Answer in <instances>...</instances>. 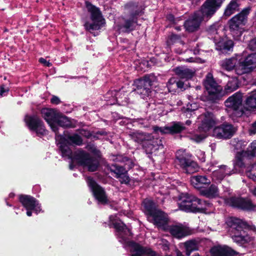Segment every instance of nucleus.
<instances>
[{
  "instance_id": "1",
  "label": "nucleus",
  "mask_w": 256,
  "mask_h": 256,
  "mask_svg": "<svg viewBox=\"0 0 256 256\" xmlns=\"http://www.w3.org/2000/svg\"><path fill=\"white\" fill-rule=\"evenodd\" d=\"M225 0H206L191 18L184 22V26L188 32L198 30L202 22L208 21L220 8Z\"/></svg>"
},
{
  "instance_id": "2",
  "label": "nucleus",
  "mask_w": 256,
  "mask_h": 256,
  "mask_svg": "<svg viewBox=\"0 0 256 256\" xmlns=\"http://www.w3.org/2000/svg\"><path fill=\"white\" fill-rule=\"evenodd\" d=\"M222 66L228 71L234 70L239 75L250 72L256 68V52L246 56L236 55L226 58L222 62Z\"/></svg>"
},
{
  "instance_id": "3",
  "label": "nucleus",
  "mask_w": 256,
  "mask_h": 256,
  "mask_svg": "<svg viewBox=\"0 0 256 256\" xmlns=\"http://www.w3.org/2000/svg\"><path fill=\"white\" fill-rule=\"evenodd\" d=\"M124 8L128 16L122 18L123 22L118 24V28L122 32L129 34L135 30L139 17L144 14L146 6L138 2L130 0L124 4Z\"/></svg>"
},
{
  "instance_id": "4",
  "label": "nucleus",
  "mask_w": 256,
  "mask_h": 256,
  "mask_svg": "<svg viewBox=\"0 0 256 256\" xmlns=\"http://www.w3.org/2000/svg\"><path fill=\"white\" fill-rule=\"evenodd\" d=\"M226 224L230 227L229 232L233 240L240 246L246 247V244L251 239L246 230L250 229V225L246 222L234 217L228 220Z\"/></svg>"
},
{
  "instance_id": "5",
  "label": "nucleus",
  "mask_w": 256,
  "mask_h": 256,
  "mask_svg": "<svg viewBox=\"0 0 256 256\" xmlns=\"http://www.w3.org/2000/svg\"><path fill=\"white\" fill-rule=\"evenodd\" d=\"M85 7L90 14L91 22L86 21L84 26L86 31L92 33L94 30H100L106 24V20L104 18L100 8L92 4L91 2L86 0L84 2Z\"/></svg>"
},
{
  "instance_id": "6",
  "label": "nucleus",
  "mask_w": 256,
  "mask_h": 256,
  "mask_svg": "<svg viewBox=\"0 0 256 256\" xmlns=\"http://www.w3.org/2000/svg\"><path fill=\"white\" fill-rule=\"evenodd\" d=\"M250 11V7L244 8L240 12L232 18L228 22L230 31L236 39H238L244 31V26L248 23Z\"/></svg>"
},
{
  "instance_id": "7",
  "label": "nucleus",
  "mask_w": 256,
  "mask_h": 256,
  "mask_svg": "<svg viewBox=\"0 0 256 256\" xmlns=\"http://www.w3.org/2000/svg\"><path fill=\"white\" fill-rule=\"evenodd\" d=\"M203 84L207 92V101L215 103L222 98L224 94L222 88L216 82L212 74L209 72L206 74Z\"/></svg>"
},
{
  "instance_id": "8",
  "label": "nucleus",
  "mask_w": 256,
  "mask_h": 256,
  "mask_svg": "<svg viewBox=\"0 0 256 256\" xmlns=\"http://www.w3.org/2000/svg\"><path fill=\"white\" fill-rule=\"evenodd\" d=\"M242 94L238 92L234 94L224 102L226 107L232 110L230 116L233 120H236L245 114V107L242 104Z\"/></svg>"
},
{
  "instance_id": "9",
  "label": "nucleus",
  "mask_w": 256,
  "mask_h": 256,
  "mask_svg": "<svg viewBox=\"0 0 256 256\" xmlns=\"http://www.w3.org/2000/svg\"><path fill=\"white\" fill-rule=\"evenodd\" d=\"M180 202L178 203L180 210L186 212L205 213L206 208L198 206L202 204V200L192 195L186 194L180 198Z\"/></svg>"
},
{
  "instance_id": "10",
  "label": "nucleus",
  "mask_w": 256,
  "mask_h": 256,
  "mask_svg": "<svg viewBox=\"0 0 256 256\" xmlns=\"http://www.w3.org/2000/svg\"><path fill=\"white\" fill-rule=\"evenodd\" d=\"M154 82V76L150 74H146L134 82V89L142 98L148 97L152 91V86Z\"/></svg>"
},
{
  "instance_id": "11",
  "label": "nucleus",
  "mask_w": 256,
  "mask_h": 256,
  "mask_svg": "<svg viewBox=\"0 0 256 256\" xmlns=\"http://www.w3.org/2000/svg\"><path fill=\"white\" fill-rule=\"evenodd\" d=\"M24 121L28 130L36 134V136L42 138L48 134L42 120L36 115L26 114Z\"/></svg>"
},
{
  "instance_id": "12",
  "label": "nucleus",
  "mask_w": 256,
  "mask_h": 256,
  "mask_svg": "<svg viewBox=\"0 0 256 256\" xmlns=\"http://www.w3.org/2000/svg\"><path fill=\"white\" fill-rule=\"evenodd\" d=\"M227 204L233 208L244 212L254 211L256 205L248 197L231 196L227 200Z\"/></svg>"
},
{
  "instance_id": "13",
  "label": "nucleus",
  "mask_w": 256,
  "mask_h": 256,
  "mask_svg": "<svg viewBox=\"0 0 256 256\" xmlns=\"http://www.w3.org/2000/svg\"><path fill=\"white\" fill-rule=\"evenodd\" d=\"M86 182L88 186L90 189L92 195L98 202L102 204H106L108 203V199L104 188L98 184L92 177L88 176Z\"/></svg>"
},
{
  "instance_id": "14",
  "label": "nucleus",
  "mask_w": 256,
  "mask_h": 256,
  "mask_svg": "<svg viewBox=\"0 0 256 256\" xmlns=\"http://www.w3.org/2000/svg\"><path fill=\"white\" fill-rule=\"evenodd\" d=\"M236 130L237 128L233 124L224 122L214 128L212 136L217 139L228 140L234 136Z\"/></svg>"
},
{
  "instance_id": "15",
  "label": "nucleus",
  "mask_w": 256,
  "mask_h": 256,
  "mask_svg": "<svg viewBox=\"0 0 256 256\" xmlns=\"http://www.w3.org/2000/svg\"><path fill=\"white\" fill-rule=\"evenodd\" d=\"M176 160L177 164L185 173L192 174L198 170V164L188 158L185 152H178L176 154Z\"/></svg>"
},
{
  "instance_id": "16",
  "label": "nucleus",
  "mask_w": 256,
  "mask_h": 256,
  "mask_svg": "<svg viewBox=\"0 0 256 256\" xmlns=\"http://www.w3.org/2000/svg\"><path fill=\"white\" fill-rule=\"evenodd\" d=\"M186 129L185 124L181 122H172L169 126L164 127H159L157 126H153V130L154 134H157L160 132L162 134H169L172 136L179 134L180 138L182 136L181 133Z\"/></svg>"
},
{
  "instance_id": "17",
  "label": "nucleus",
  "mask_w": 256,
  "mask_h": 256,
  "mask_svg": "<svg viewBox=\"0 0 256 256\" xmlns=\"http://www.w3.org/2000/svg\"><path fill=\"white\" fill-rule=\"evenodd\" d=\"M56 140H58L59 143H66L70 146H82L83 140L82 137L77 134H70L67 130L64 132L63 134H59L58 131L55 134Z\"/></svg>"
},
{
  "instance_id": "18",
  "label": "nucleus",
  "mask_w": 256,
  "mask_h": 256,
  "mask_svg": "<svg viewBox=\"0 0 256 256\" xmlns=\"http://www.w3.org/2000/svg\"><path fill=\"white\" fill-rule=\"evenodd\" d=\"M130 248V252H134L130 256H156V253L152 248L144 246L134 240H130L128 244Z\"/></svg>"
},
{
  "instance_id": "19",
  "label": "nucleus",
  "mask_w": 256,
  "mask_h": 256,
  "mask_svg": "<svg viewBox=\"0 0 256 256\" xmlns=\"http://www.w3.org/2000/svg\"><path fill=\"white\" fill-rule=\"evenodd\" d=\"M42 117L50 126L52 130L56 133L58 130V128L54 123L59 114L54 109L42 108L40 110Z\"/></svg>"
},
{
  "instance_id": "20",
  "label": "nucleus",
  "mask_w": 256,
  "mask_h": 256,
  "mask_svg": "<svg viewBox=\"0 0 256 256\" xmlns=\"http://www.w3.org/2000/svg\"><path fill=\"white\" fill-rule=\"evenodd\" d=\"M150 218L151 222L158 228L164 232L170 222V218L168 214L164 211L159 210Z\"/></svg>"
},
{
  "instance_id": "21",
  "label": "nucleus",
  "mask_w": 256,
  "mask_h": 256,
  "mask_svg": "<svg viewBox=\"0 0 256 256\" xmlns=\"http://www.w3.org/2000/svg\"><path fill=\"white\" fill-rule=\"evenodd\" d=\"M201 126L198 127L200 131L207 132L216 124V118L212 112H206L203 114Z\"/></svg>"
},
{
  "instance_id": "22",
  "label": "nucleus",
  "mask_w": 256,
  "mask_h": 256,
  "mask_svg": "<svg viewBox=\"0 0 256 256\" xmlns=\"http://www.w3.org/2000/svg\"><path fill=\"white\" fill-rule=\"evenodd\" d=\"M142 146L147 154H152L162 146V140L152 135V138H149Z\"/></svg>"
},
{
  "instance_id": "23",
  "label": "nucleus",
  "mask_w": 256,
  "mask_h": 256,
  "mask_svg": "<svg viewBox=\"0 0 256 256\" xmlns=\"http://www.w3.org/2000/svg\"><path fill=\"white\" fill-rule=\"evenodd\" d=\"M164 232H168L174 238L178 239H180L188 234L184 226L177 224H168Z\"/></svg>"
},
{
  "instance_id": "24",
  "label": "nucleus",
  "mask_w": 256,
  "mask_h": 256,
  "mask_svg": "<svg viewBox=\"0 0 256 256\" xmlns=\"http://www.w3.org/2000/svg\"><path fill=\"white\" fill-rule=\"evenodd\" d=\"M212 256H235L238 253L227 246H218L212 248L210 250Z\"/></svg>"
},
{
  "instance_id": "25",
  "label": "nucleus",
  "mask_w": 256,
  "mask_h": 256,
  "mask_svg": "<svg viewBox=\"0 0 256 256\" xmlns=\"http://www.w3.org/2000/svg\"><path fill=\"white\" fill-rule=\"evenodd\" d=\"M173 72L180 79L186 80H192L196 74L195 70L182 66L174 68Z\"/></svg>"
},
{
  "instance_id": "26",
  "label": "nucleus",
  "mask_w": 256,
  "mask_h": 256,
  "mask_svg": "<svg viewBox=\"0 0 256 256\" xmlns=\"http://www.w3.org/2000/svg\"><path fill=\"white\" fill-rule=\"evenodd\" d=\"M192 184L196 189L200 190L202 188L208 186L210 183V180L206 176L198 175L191 178Z\"/></svg>"
},
{
  "instance_id": "27",
  "label": "nucleus",
  "mask_w": 256,
  "mask_h": 256,
  "mask_svg": "<svg viewBox=\"0 0 256 256\" xmlns=\"http://www.w3.org/2000/svg\"><path fill=\"white\" fill-rule=\"evenodd\" d=\"M200 194L208 198H214L219 195L218 188L214 184H211L209 187L206 186L202 188L200 190Z\"/></svg>"
},
{
  "instance_id": "28",
  "label": "nucleus",
  "mask_w": 256,
  "mask_h": 256,
  "mask_svg": "<svg viewBox=\"0 0 256 256\" xmlns=\"http://www.w3.org/2000/svg\"><path fill=\"white\" fill-rule=\"evenodd\" d=\"M90 155L84 150H78L74 153L72 161L75 162L78 165L83 167Z\"/></svg>"
},
{
  "instance_id": "29",
  "label": "nucleus",
  "mask_w": 256,
  "mask_h": 256,
  "mask_svg": "<svg viewBox=\"0 0 256 256\" xmlns=\"http://www.w3.org/2000/svg\"><path fill=\"white\" fill-rule=\"evenodd\" d=\"M18 200L26 209L33 210L36 199L30 195L21 194L18 196Z\"/></svg>"
},
{
  "instance_id": "30",
  "label": "nucleus",
  "mask_w": 256,
  "mask_h": 256,
  "mask_svg": "<svg viewBox=\"0 0 256 256\" xmlns=\"http://www.w3.org/2000/svg\"><path fill=\"white\" fill-rule=\"evenodd\" d=\"M142 204L144 209L145 214L148 217H151L159 210L156 208V204L152 200L144 199Z\"/></svg>"
},
{
  "instance_id": "31",
  "label": "nucleus",
  "mask_w": 256,
  "mask_h": 256,
  "mask_svg": "<svg viewBox=\"0 0 256 256\" xmlns=\"http://www.w3.org/2000/svg\"><path fill=\"white\" fill-rule=\"evenodd\" d=\"M131 138L135 142L142 144L149 138H152V134L144 132H136L130 134Z\"/></svg>"
},
{
  "instance_id": "32",
  "label": "nucleus",
  "mask_w": 256,
  "mask_h": 256,
  "mask_svg": "<svg viewBox=\"0 0 256 256\" xmlns=\"http://www.w3.org/2000/svg\"><path fill=\"white\" fill-rule=\"evenodd\" d=\"M244 104L246 111L256 109V90L249 94L245 100Z\"/></svg>"
},
{
  "instance_id": "33",
  "label": "nucleus",
  "mask_w": 256,
  "mask_h": 256,
  "mask_svg": "<svg viewBox=\"0 0 256 256\" xmlns=\"http://www.w3.org/2000/svg\"><path fill=\"white\" fill-rule=\"evenodd\" d=\"M100 162L95 157L90 155L83 167L86 168L90 172H94L98 170Z\"/></svg>"
},
{
  "instance_id": "34",
  "label": "nucleus",
  "mask_w": 256,
  "mask_h": 256,
  "mask_svg": "<svg viewBox=\"0 0 256 256\" xmlns=\"http://www.w3.org/2000/svg\"><path fill=\"white\" fill-rule=\"evenodd\" d=\"M240 4L238 3L236 0H232L226 6L223 16L224 17L228 18L239 10Z\"/></svg>"
},
{
  "instance_id": "35",
  "label": "nucleus",
  "mask_w": 256,
  "mask_h": 256,
  "mask_svg": "<svg viewBox=\"0 0 256 256\" xmlns=\"http://www.w3.org/2000/svg\"><path fill=\"white\" fill-rule=\"evenodd\" d=\"M246 158H250L244 150L237 152L234 162V166L238 168H244L245 164L244 160Z\"/></svg>"
},
{
  "instance_id": "36",
  "label": "nucleus",
  "mask_w": 256,
  "mask_h": 256,
  "mask_svg": "<svg viewBox=\"0 0 256 256\" xmlns=\"http://www.w3.org/2000/svg\"><path fill=\"white\" fill-rule=\"evenodd\" d=\"M114 228L118 232L122 233L125 236H132V234L130 230L123 222H114L112 224Z\"/></svg>"
},
{
  "instance_id": "37",
  "label": "nucleus",
  "mask_w": 256,
  "mask_h": 256,
  "mask_svg": "<svg viewBox=\"0 0 256 256\" xmlns=\"http://www.w3.org/2000/svg\"><path fill=\"white\" fill-rule=\"evenodd\" d=\"M58 126L62 128H72V123L70 120L65 116L58 114V118L54 122Z\"/></svg>"
},
{
  "instance_id": "38",
  "label": "nucleus",
  "mask_w": 256,
  "mask_h": 256,
  "mask_svg": "<svg viewBox=\"0 0 256 256\" xmlns=\"http://www.w3.org/2000/svg\"><path fill=\"white\" fill-rule=\"evenodd\" d=\"M60 146H59V150L61 152L62 156V157H68L69 159H70L72 160V158L73 156V153L70 148L68 144L66 143H59Z\"/></svg>"
},
{
  "instance_id": "39",
  "label": "nucleus",
  "mask_w": 256,
  "mask_h": 256,
  "mask_svg": "<svg viewBox=\"0 0 256 256\" xmlns=\"http://www.w3.org/2000/svg\"><path fill=\"white\" fill-rule=\"evenodd\" d=\"M107 168L112 172H114L116 174V178L117 176H121L128 171L124 166H120L116 164L108 165Z\"/></svg>"
},
{
  "instance_id": "40",
  "label": "nucleus",
  "mask_w": 256,
  "mask_h": 256,
  "mask_svg": "<svg viewBox=\"0 0 256 256\" xmlns=\"http://www.w3.org/2000/svg\"><path fill=\"white\" fill-rule=\"evenodd\" d=\"M238 86V80L236 79H233L228 81L225 86L224 90L226 93H230L236 90Z\"/></svg>"
},
{
  "instance_id": "41",
  "label": "nucleus",
  "mask_w": 256,
  "mask_h": 256,
  "mask_svg": "<svg viewBox=\"0 0 256 256\" xmlns=\"http://www.w3.org/2000/svg\"><path fill=\"white\" fill-rule=\"evenodd\" d=\"M234 46V42L232 40H229L224 42L219 46L220 50L223 52H228L232 50Z\"/></svg>"
},
{
  "instance_id": "42",
  "label": "nucleus",
  "mask_w": 256,
  "mask_h": 256,
  "mask_svg": "<svg viewBox=\"0 0 256 256\" xmlns=\"http://www.w3.org/2000/svg\"><path fill=\"white\" fill-rule=\"evenodd\" d=\"M116 159L117 161L125 163V166H127V168L130 170L134 166V163L132 159L126 156L118 155Z\"/></svg>"
},
{
  "instance_id": "43",
  "label": "nucleus",
  "mask_w": 256,
  "mask_h": 256,
  "mask_svg": "<svg viewBox=\"0 0 256 256\" xmlns=\"http://www.w3.org/2000/svg\"><path fill=\"white\" fill-rule=\"evenodd\" d=\"M250 158L256 156V140H254L244 150Z\"/></svg>"
},
{
  "instance_id": "44",
  "label": "nucleus",
  "mask_w": 256,
  "mask_h": 256,
  "mask_svg": "<svg viewBox=\"0 0 256 256\" xmlns=\"http://www.w3.org/2000/svg\"><path fill=\"white\" fill-rule=\"evenodd\" d=\"M186 250H190V251H194L198 250L197 244L195 240H187L184 244Z\"/></svg>"
},
{
  "instance_id": "45",
  "label": "nucleus",
  "mask_w": 256,
  "mask_h": 256,
  "mask_svg": "<svg viewBox=\"0 0 256 256\" xmlns=\"http://www.w3.org/2000/svg\"><path fill=\"white\" fill-rule=\"evenodd\" d=\"M181 40V36L179 34L172 33L168 36L166 42L168 45L173 44Z\"/></svg>"
},
{
  "instance_id": "46",
  "label": "nucleus",
  "mask_w": 256,
  "mask_h": 256,
  "mask_svg": "<svg viewBox=\"0 0 256 256\" xmlns=\"http://www.w3.org/2000/svg\"><path fill=\"white\" fill-rule=\"evenodd\" d=\"M219 24L218 22H214L206 28V32L210 35H214L218 34Z\"/></svg>"
},
{
  "instance_id": "47",
  "label": "nucleus",
  "mask_w": 256,
  "mask_h": 256,
  "mask_svg": "<svg viewBox=\"0 0 256 256\" xmlns=\"http://www.w3.org/2000/svg\"><path fill=\"white\" fill-rule=\"evenodd\" d=\"M116 178L118 180L121 184L128 185L130 181V178L128 176V171L123 174L117 176Z\"/></svg>"
},
{
  "instance_id": "48",
  "label": "nucleus",
  "mask_w": 256,
  "mask_h": 256,
  "mask_svg": "<svg viewBox=\"0 0 256 256\" xmlns=\"http://www.w3.org/2000/svg\"><path fill=\"white\" fill-rule=\"evenodd\" d=\"M246 176L254 181L256 182V172L252 169L247 168L246 171Z\"/></svg>"
},
{
  "instance_id": "49",
  "label": "nucleus",
  "mask_w": 256,
  "mask_h": 256,
  "mask_svg": "<svg viewBox=\"0 0 256 256\" xmlns=\"http://www.w3.org/2000/svg\"><path fill=\"white\" fill-rule=\"evenodd\" d=\"M118 93V92L115 90L108 91L104 96V100H109L112 97L116 96Z\"/></svg>"
},
{
  "instance_id": "50",
  "label": "nucleus",
  "mask_w": 256,
  "mask_h": 256,
  "mask_svg": "<svg viewBox=\"0 0 256 256\" xmlns=\"http://www.w3.org/2000/svg\"><path fill=\"white\" fill-rule=\"evenodd\" d=\"M79 134L87 138H90L92 136V132L88 130L80 129L79 130Z\"/></svg>"
},
{
  "instance_id": "51",
  "label": "nucleus",
  "mask_w": 256,
  "mask_h": 256,
  "mask_svg": "<svg viewBox=\"0 0 256 256\" xmlns=\"http://www.w3.org/2000/svg\"><path fill=\"white\" fill-rule=\"evenodd\" d=\"M175 82L176 86L178 88H180L182 90H185L186 89L187 86L185 85L184 82L182 80H179L178 81H175Z\"/></svg>"
},
{
  "instance_id": "52",
  "label": "nucleus",
  "mask_w": 256,
  "mask_h": 256,
  "mask_svg": "<svg viewBox=\"0 0 256 256\" xmlns=\"http://www.w3.org/2000/svg\"><path fill=\"white\" fill-rule=\"evenodd\" d=\"M35 206L32 210L36 214L42 210L41 205L38 203V201L36 200L35 202Z\"/></svg>"
},
{
  "instance_id": "53",
  "label": "nucleus",
  "mask_w": 256,
  "mask_h": 256,
  "mask_svg": "<svg viewBox=\"0 0 256 256\" xmlns=\"http://www.w3.org/2000/svg\"><path fill=\"white\" fill-rule=\"evenodd\" d=\"M50 102L54 104H58L61 102V101L58 96H53L50 99Z\"/></svg>"
},
{
  "instance_id": "54",
  "label": "nucleus",
  "mask_w": 256,
  "mask_h": 256,
  "mask_svg": "<svg viewBox=\"0 0 256 256\" xmlns=\"http://www.w3.org/2000/svg\"><path fill=\"white\" fill-rule=\"evenodd\" d=\"M8 91V88H6L4 84L0 86V97L5 96V93H7Z\"/></svg>"
},
{
  "instance_id": "55",
  "label": "nucleus",
  "mask_w": 256,
  "mask_h": 256,
  "mask_svg": "<svg viewBox=\"0 0 256 256\" xmlns=\"http://www.w3.org/2000/svg\"><path fill=\"white\" fill-rule=\"evenodd\" d=\"M249 47L252 50L256 49V38H254L250 42Z\"/></svg>"
},
{
  "instance_id": "56",
  "label": "nucleus",
  "mask_w": 256,
  "mask_h": 256,
  "mask_svg": "<svg viewBox=\"0 0 256 256\" xmlns=\"http://www.w3.org/2000/svg\"><path fill=\"white\" fill-rule=\"evenodd\" d=\"M118 101L116 96L112 97L109 100H106L108 104L112 105L115 104Z\"/></svg>"
},
{
  "instance_id": "57",
  "label": "nucleus",
  "mask_w": 256,
  "mask_h": 256,
  "mask_svg": "<svg viewBox=\"0 0 256 256\" xmlns=\"http://www.w3.org/2000/svg\"><path fill=\"white\" fill-rule=\"evenodd\" d=\"M166 18V20H168L169 22H172V23L175 22V18H174V16L172 14H168Z\"/></svg>"
},
{
  "instance_id": "58",
  "label": "nucleus",
  "mask_w": 256,
  "mask_h": 256,
  "mask_svg": "<svg viewBox=\"0 0 256 256\" xmlns=\"http://www.w3.org/2000/svg\"><path fill=\"white\" fill-rule=\"evenodd\" d=\"M39 62L41 64H44V66H50L51 65L50 63L48 62L46 59L42 58H40L39 59Z\"/></svg>"
},
{
  "instance_id": "59",
  "label": "nucleus",
  "mask_w": 256,
  "mask_h": 256,
  "mask_svg": "<svg viewBox=\"0 0 256 256\" xmlns=\"http://www.w3.org/2000/svg\"><path fill=\"white\" fill-rule=\"evenodd\" d=\"M250 131L252 134H256V120L252 124V128Z\"/></svg>"
},
{
  "instance_id": "60",
  "label": "nucleus",
  "mask_w": 256,
  "mask_h": 256,
  "mask_svg": "<svg viewBox=\"0 0 256 256\" xmlns=\"http://www.w3.org/2000/svg\"><path fill=\"white\" fill-rule=\"evenodd\" d=\"M91 151L96 155H98L100 153V150L96 148L95 146L91 148Z\"/></svg>"
},
{
  "instance_id": "61",
  "label": "nucleus",
  "mask_w": 256,
  "mask_h": 256,
  "mask_svg": "<svg viewBox=\"0 0 256 256\" xmlns=\"http://www.w3.org/2000/svg\"><path fill=\"white\" fill-rule=\"evenodd\" d=\"M96 134H98V135H100L102 136H106L108 134L107 132L104 130L97 131L96 132Z\"/></svg>"
},
{
  "instance_id": "62",
  "label": "nucleus",
  "mask_w": 256,
  "mask_h": 256,
  "mask_svg": "<svg viewBox=\"0 0 256 256\" xmlns=\"http://www.w3.org/2000/svg\"><path fill=\"white\" fill-rule=\"evenodd\" d=\"M203 204H204L208 207H210L212 206V204L210 202L208 201L202 200V204H198V206H202Z\"/></svg>"
},
{
  "instance_id": "63",
  "label": "nucleus",
  "mask_w": 256,
  "mask_h": 256,
  "mask_svg": "<svg viewBox=\"0 0 256 256\" xmlns=\"http://www.w3.org/2000/svg\"><path fill=\"white\" fill-rule=\"evenodd\" d=\"M248 168L250 169H252L254 170L256 172V164H255V163L252 164Z\"/></svg>"
},
{
  "instance_id": "64",
  "label": "nucleus",
  "mask_w": 256,
  "mask_h": 256,
  "mask_svg": "<svg viewBox=\"0 0 256 256\" xmlns=\"http://www.w3.org/2000/svg\"><path fill=\"white\" fill-rule=\"evenodd\" d=\"M250 192L256 197V187L250 190Z\"/></svg>"
}]
</instances>
